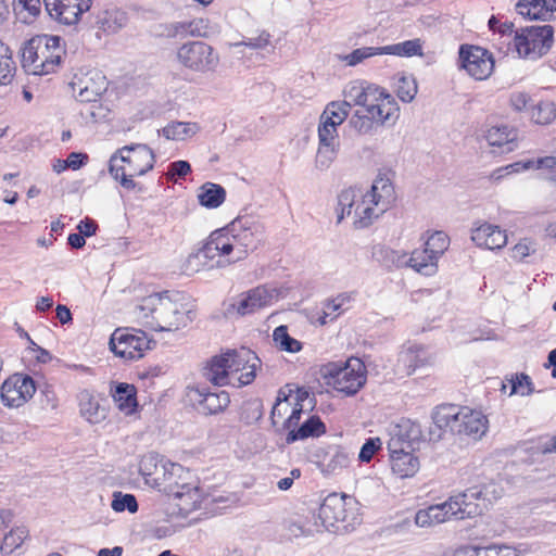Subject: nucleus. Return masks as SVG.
Returning a JSON list of instances; mask_svg holds the SVG:
<instances>
[{
	"label": "nucleus",
	"mask_w": 556,
	"mask_h": 556,
	"mask_svg": "<svg viewBox=\"0 0 556 556\" xmlns=\"http://www.w3.org/2000/svg\"><path fill=\"white\" fill-rule=\"evenodd\" d=\"M395 201V191L391 180L379 175L370 190L364 192L356 187L342 190L338 195L337 223L345 216L354 217L356 228H366L387 212Z\"/></svg>",
	"instance_id": "obj_1"
},
{
	"label": "nucleus",
	"mask_w": 556,
	"mask_h": 556,
	"mask_svg": "<svg viewBox=\"0 0 556 556\" xmlns=\"http://www.w3.org/2000/svg\"><path fill=\"white\" fill-rule=\"evenodd\" d=\"M182 300L184 296L178 292L150 294L136 307L137 319L154 331H173L186 327L192 320V311Z\"/></svg>",
	"instance_id": "obj_2"
},
{
	"label": "nucleus",
	"mask_w": 556,
	"mask_h": 556,
	"mask_svg": "<svg viewBox=\"0 0 556 556\" xmlns=\"http://www.w3.org/2000/svg\"><path fill=\"white\" fill-rule=\"evenodd\" d=\"M260 365L261 359L250 349L228 350L211 358L203 368V376L214 386L240 388L255 379Z\"/></svg>",
	"instance_id": "obj_3"
},
{
	"label": "nucleus",
	"mask_w": 556,
	"mask_h": 556,
	"mask_svg": "<svg viewBox=\"0 0 556 556\" xmlns=\"http://www.w3.org/2000/svg\"><path fill=\"white\" fill-rule=\"evenodd\" d=\"M434 429L429 430V441L441 439L442 430L466 435L473 440L481 439L488 430L486 417L478 410L455 405H441L432 414Z\"/></svg>",
	"instance_id": "obj_4"
},
{
	"label": "nucleus",
	"mask_w": 556,
	"mask_h": 556,
	"mask_svg": "<svg viewBox=\"0 0 556 556\" xmlns=\"http://www.w3.org/2000/svg\"><path fill=\"white\" fill-rule=\"evenodd\" d=\"M155 155L143 143H132L118 149L109 161V173L127 190H134L136 176H142L154 167Z\"/></svg>",
	"instance_id": "obj_5"
},
{
	"label": "nucleus",
	"mask_w": 556,
	"mask_h": 556,
	"mask_svg": "<svg viewBox=\"0 0 556 556\" xmlns=\"http://www.w3.org/2000/svg\"><path fill=\"white\" fill-rule=\"evenodd\" d=\"M58 36L38 35L22 48V66L30 75H48L60 66L64 49Z\"/></svg>",
	"instance_id": "obj_6"
},
{
	"label": "nucleus",
	"mask_w": 556,
	"mask_h": 556,
	"mask_svg": "<svg viewBox=\"0 0 556 556\" xmlns=\"http://www.w3.org/2000/svg\"><path fill=\"white\" fill-rule=\"evenodd\" d=\"M195 257L203 260L210 268H225L245 258V250L236 245V240L227 228L213 231Z\"/></svg>",
	"instance_id": "obj_7"
},
{
	"label": "nucleus",
	"mask_w": 556,
	"mask_h": 556,
	"mask_svg": "<svg viewBox=\"0 0 556 556\" xmlns=\"http://www.w3.org/2000/svg\"><path fill=\"white\" fill-rule=\"evenodd\" d=\"M178 64L193 73L212 74L220 64L219 53L207 42L201 40L186 41L176 50Z\"/></svg>",
	"instance_id": "obj_8"
},
{
	"label": "nucleus",
	"mask_w": 556,
	"mask_h": 556,
	"mask_svg": "<svg viewBox=\"0 0 556 556\" xmlns=\"http://www.w3.org/2000/svg\"><path fill=\"white\" fill-rule=\"evenodd\" d=\"M554 42V28L551 25L530 26L516 30L514 48L518 55L538 60L546 54Z\"/></svg>",
	"instance_id": "obj_9"
},
{
	"label": "nucleus",
	"mask_w": 556,
	"mask_h": 556,
	"mask_svg": "<svg viewBox=\"0 0 556 556\" xmlns=\"http://www.w3.org/2000/svg\"><path fill=\"white\" fill-rule=\"evenodd\" d=\"M366 367L359 358H350L344 365L329 364L325 377L328 384L345 395L356 394L366 382Z\"/></svg>",
	"instance_id": "obj_10"
},
{
	"label": "nucleus",
	"mask_w": 556,
	"mask_h": 556,
	"mask_svg": "<svg viewBox=\"0 0 556 556\" xmlns=\"http://www.w3.org/2000/svg\"><path fill=\"white\" fill-rule=\"evenodd\" d=\"M110 350L124 359H139L155 345L147 333L135 328H117L110 338Z\"/></svg>",
	"instance_id": "obj_11"
},
{
	"label": "nucleus",
	"mask_w": 556,
	"mask_h": 556,
	"mask_svg": "<svg viewBox=\"0 0 556 556\" xmlns=\"http://www.w3.org/2000/svg\"><path fill=\"white\" fill-rule=\"evenodd\" d=\"M189 475L188 470L179 464L170 465L169 479L166 488L176 501V506L181 514H189L200 507L202 494L199 486L191 482H180L182 475Z\"/></svg>",
	"instance_id": "obj_12"
},
{
	"label": "nucleus",
	"mask_w": 556,
	"mask_h": 556,
	"mask_svg": "<svg viewBox=\"0 0 556 556\" xmlns=\"http://www.w3.org/2000/svg\"><path fill=\"white\" fill-rule=\"evenodd\" d=\"M345 98L348 102L355 105H361L366 109H370L376 116L381 117L383 108L387 106V99L394 100V98L387 93L384 89L365 81H354L345 89Z\"/></svg>",
	"instance_id": "obj_13"
},
{
	"label": "nucleus",
	"mask_w": 556,
	"mask_h": 556,
	"mask_svg": "<svg viewBox=\"0 0 556 556\" xmlns=\"http://www.w3.org/2000/svg\"><path fill=\"white\" fill-rule=\"evenodd\" d=\"M274 290L265 286H258L247 292L241 293L237 299L224 304V315L232 317L233 315L244 316L252 314L257 309L271 304Z\"/></svg>",
	"instance_id": "obj_14"
},
{
	"label": "nucleus",
	"mask_w": 556,
	"mask_h": 556,
	"mask_svg": "<svg viewBox=\"0 0 556 556\" xmlns=\"http://www.w3.org/2000/svg\"><path fill=\"white\" fill-rule=\"evenodd\" d=\"M459 62L460 67L477 80L486 79L494 70L492 53L478 46H460Z\"/></svg>",
	"instance_id": "obj_15"
},
{
	"label": "nucleus",
	"mask_w": 556,
	"mask_h": 556,
	"mask_svg": "<svg viewBox=\"0 0 556 556\" xmlns=\"http://www.w3.org/2000/svg\"><path fill=\"white\" fill-rule=\"evenodd\" d=\"M74 97L80 102H94L108 88L105 76L99 70L77 73L70 83Z\"/></svg>",
	"instance_id": "obj_16"
},
{
	"label": "nucleus",
	"mask_w": 556,
	"mask_h": 556,
	"mask_svg": "<svg viewBox=\"0 0 556 556\" xmlns=\"http://www.w3.org/2000/svg\"><path fill=\"white\" fill-rule=\"evenodd\" d=\"M447 503H451L453 518L462 520L481 515L488 508L489 501L483 490L475 486L451 496Z\"/></svg>",
	"instance_id": "obj_17"
},
{
	"label": "nucleus",
	"mask_w": 556,
	"mask_h": 556,
	"mask_svg": "<svg viewBox=\"0 0 556 556\" xmlns=\"http://www.w3.org/2000/svg\"><path fill=\"white\" fill-rule=\"evenodd\" d=\"M236 240L238 248L245 250V257L249 250H253L263 240L265 227L262 223L250 216H240L226 227Z\"/></svg>",
	"instance_id": "obj_18"
},
{
	"label": "nucleus",
	"mask_w": 556,
	"mask_h": 556,
	"mask_svg": "<svg viewBox=\"0 0 556 556\" xmlns=\"http://www.w3.org/2000/svg\"><path fill=\"white\" fill-rule=\"evenodd\" d=\"M0 392L3 405L20 407L33 397L36 386L31 377L15 374L3 381Z\"/></svg>",
	"instance_id": "obj_19"
},
{
	"label": "nucleus",
	"mask_w": 556,
	"mask_h": 556,
	"mask_svg": "<svg viewBox=\"0 0 556 556\" xmlns=\"http://www.w3.org/2000/svg\"><path fill=\"white\" fill-rule=\"evenodd\" d=\"M188 396L198 410L204 415H216L224 412L230 404L229 393L213 392L208 388L194 386L188 388Z\"/></svg>",
	"instance_id": "obj_20"
},
{
	"label": "nucleus",
	"mask_w": 556,
	"mask_h": 556,
	"mask_svg": "<svg viewBox=\"0 0 556 556\" xmlns=\"http://www.w3.org/2000/svg\"><path fill=\"white\" fill-rule=\"evenodd\" d=\"M399 105L395 100L387 99V106L383 108V112H381V117L376 116L370 109H366L364 111H356L350 119V124L352 127L359 134L366 135L374 131L375 126H381L389 122L392 124L396 121L399 116Z\"/></svg>",
	"instance_id": "obj_21"
},
{
	"label": "nucleus",
	"mask_w": 556,
	"mask_h": 556,
	"mask_svg": "<svg viewBox=\"0 0 556 556\" xmlns=\"http://www.w3.org/2000/svg\"><path fill=\"white\" fill-rule=\"evenodd\" d=\"M49 15L65 25L76 24L91 7V0H43Z\"/></svg>",
	"instance_id": "obj_22"
},
{
	"label": "nucleus",
	"mask_w": 556,
	"mask_h": 556,
	"mask_svg": "<svg viewBox=\"0 0 556 556\" xmlns=\"http://www.w3.org/2000/svg\"><path fill=\"white\" fill-rule=\"evenodd\" d=\"M344 496L336 493L329 494L321 503L318 511V518L321 520L326 530L334 528L337 523L342 522L344 527L351 525L346 511Z\"/></svg>",
	"instance_id": "obj_23"
},
{
	"label": "nucleus",
	"mask_w": 556,
	"mask_h": 556,
	"mask_svg": "<svg viewBox=\"0 0 556 556\" xmlns=\"http://www.w3.org/2000/svg\"><path fill=\"white\" fill-rule=\"evenodd\" d=\"M424 439L419 424L410 419H402L393 427L388 447L396 448V446H404L409 450H415V445Z\"/></svg>",
	"instance_id": "obj_24"
},
{
	"label": "nucleus",
	"mask_w": 556,
	"mask_h": 556,
	"mask_svg": "<svg viewBox=\"0 0 556 556\" xmlns=\"http://www.w3.org/2000/svg\"><path fill=\"white\" fill-rule=\"evenodd\" d=\"M471 240L481 248L500 250L507 243V236L498 226L484 223L471 231Z\"/></svg>",
	"instance_id": "obj_25"
},
{
	"label": "nucleus",
	"mask_w": 556,
	"mask_h": 556,
	"mask_svg": "<svg viewBox=\"0 0 556 556\" xmlns=\"http://www.w3.org/2000/svg\"><path fill=\"white\" fill-rule=\"evenodd\" d=\"M391 456V466L394 473L401 478L414 476L419 468V460L413 455L414 450L404 446L389 448Z\"/></svg>",
	"instance_id": "obj_26"
},
{
	"label": "nucleus",
	"mask_w": 556,
	"mask_h": 556,
	"mask_svg": "<svg viewBox=\"0 0 556 556\" xmlns=\"http://www.w3.org/2000/svg\"><path fill=\"white\" fill-rule=\"evenodd\" d=\"M451 509V503H447V501L419 509L415 516V523L421 528L440 525L453 518Z\"/></svg>",
	"instance_id": "obj_27"
},
{
	"label": "nucleus",
	"mask_w": 556,
	"mask_h": 556,
	"mask_svg": "<svg viewBox=\"0 0 556 556\" xmlns=\"http://www.w3.org/2000/svg\"><path fill=\"white\" fill-rule=\"evenodd\" d=\"M518 131L507 125H495L485 132V139L492 147L504 148L502 152H511L516 149Z\"/></svg>",
	"instance_id": "obj_28"
},
{
	"label": "nucleus",
	"mask_w": 556,
	"mask_h": 556,
	"mask_svg": "<svg viewBox=\"0 0 556 556\" xmlns=\"http://www.w3.org/2000/svg\"><path fill=\"white\" fill-rule=\"evenodd\" d=\"M173 463H159L157 455L148 454L142 457L139 464L140 473L147 479L151 478L155 483H168L170 465Z\"/></svg>",
	"instance_id": "obj_29"
},
{
	"label": "nucleus",
	"mask_w": 556,
	"mask_h": 556,
	"mask_svg": "<svg viewBox=\"0 0 556 556\" xmlns=\"http://www.w3.org/2000/svg\"><path fill=\"white\" fill-rule=\"evenodd\" d=\"M399 366L405 368L406 375H412L416 369L431 363V356L427 349L421 345H410L404 349L399 355Z\"/></svg>",
	"instance_id": "obj_30"
},
{
	"label": "nucleus",
	"mask_w": 556,
	"mask_h": 556,
	"mask_svg": "<svg viewBox=\"0 0 556 556\" xmlns=\"http://www.w3.org/2000/svg\"><path fill=\"white\" fill-rule=\"evenodd\" d=\"M516 8L525 17L545 21L553 11H556V0H519Z\"/></svg>",
	"instance_id": "obj_31"
},
{
	"label": "nucleus",
	"mask_w": 556,
	"mask_h": 556,
	"mask_svg": "<svg viewBox=\"0 0 556 556\" xmlns=\"http://www.w3.org/2000/svg\"><path fill=\"white\" fill-rule=\"evenodd\" d=\"M79 413L90 424H100L105 419V408L101 407L99 401L89 390H81L78 395Z\"/></svg>",
	"instance_id": "obj_32"
},
{
	"label": "nucleus",
	"mask_w": 556,
	"mask_h": 556,
	"mask_svg": "<svg viewBox=\"0 0 556 556\" xmlns=\"http://www.w3.org/2000/svg\"><path fill=\"white\" fill-rule=\"evenodd\" d=\"M136 395L137 390L135 386L125 382L117 383L112 393L118 409L126 415L132 414L138 406Z\"/></svg>",
	"instance_id": "obj_33"
},
{
	"label": "nucleus",
	"mask_w": 556,
	"mask_h": 556,
	"mask_svg": "<svg viewBox=\"0 0 556 556\" xmlns=\"http://www.w3.org/2000/svg\"><path fill=\"white\" fill-rule=\"evenodd\" d=\"M326 432V426L318 416H311L304 421L298 429H292L288 432L286 441L287 443H293L298 440H304L307 438H315Z\"/></svg>",
	"instance_id": "obj_34"
},
{
	"label": "nucleus",
	"mask_w": 556,
	"mask_h": 556,
	"mask_svg": "<svg viewBox=\"0 0 556 556\" xmlns=\"http://www.w3.org/2000/svg\"><path fill=\"white\" fill-rule=\"evenodd\" d=\"M127 14L116 8L101 11L97 16V24L105 33H117L127 24Z\"/></svg>",
	"instance_id": "obj_35"
},
{
	"label": "nucleus",
	"mask_w": 556,
	"mask_h": 556,
	"mask_svg": "<svg viewBox=\"0 0 556 556\" xmlns=\"http://www.w3.org/2000/svg\"><path fill=\"white\" fill-rule=\"evenodd\" d=\"M200 130L198 123L191 122H172L159 130V136L168 140H185L193 137Z\"/></svg>",
	"instance_id": "obj_36"
},
{
	"label": "nucleus",
	"mask_w": 556,
	"mask_h": 556,
	"mask_svg": "<svg viewBox=\"0 0 556 556\" xmlns=\"http://www.w3.org/2000/svg\"><path fill=\"white\" fill-rule=\"evenodd\" d=\"M408 267L424 276H432L438 270V261L426 249L414 250L409 254Z\"/></svg>",
	"instance_id": "obj_37"
},
{
	"label": "nucleus",
	"mask_w": 556,
	"mask_h": 556,
	"mask_svg": "<svg viewBox=\"0 0 556 556\" xmlns=\"http://www.w3.org/2000/svg\"><path fill=\"white\" fill-rule=\"evenodd\" d=\"M226 198L225 189L217 184L205 182L198 193L199 203L208 208L218 207Z\"/></svg>",
	"instance_id": "obj_38"
},
{
	"label": "nucleus",
	"mask_w": 556,
	"mask_h": 556,
	"mask_svg": "<svg viewBox=\"0 0 556 556\" xmlns=\"http://www.w3.org/2000/svg\"><path fill=\"white\" fill-rule=\"evenodd\" d=\"M351 110V103L344 101H332L327 104L324 110L320 121L332 124L333 126H340L349 116Z\"/></svg>",
	"instance_id": "obj_39"
},
{
	"label": "nucleus",
	"mask_w": 556,
	"mask_h": 556,
	"mask_svg": "<svg viewBox=\"0 0 556 556\" xmlns=\"http://www.w3.org/2000/svg\"><path fill=\"white\" fill-rule=\"evenodd\" d=\"M351 457L346 451L337 447L328 459L319 464V468L324 475H338L349 467Z\"/></svg>",
	"instance_id": "obj_40"
},
{
	"label": "nucleus",
	"mask_w": 556,
	"mask_h": 556,
	"mask_svg": "<svg viewBox=\"0 0 556 556\" xmlns=\"http://www.w3.org/2000/svg\"><path fill=\"white\" fill-rule=\"evenodd\" d=\"M382 53L383 54H392L397 56H415L419 55L421 56L424 54L422 52V41L419 38L406 40L403 42L389 45L382 47Z\"/></svg>",
	"instance_id": "obj_41"
},
{
	"label": "nucleus",
	"mask_w": 556,
	"mask_h": 556,
	"mask_svg": "<svg viewBox=\"0 0 556 556\" xmlns=\"http://www.w3.org/2000/svg\"><path fill=\"white\" fill-rule=\"evenodd\" d=\"M15 68L11 49L0 40V86H7L13 80Z\"/></svg>",
	"instance_id": "obj_42"
},
{
	"label": "nucleus",
	"mask_w": 556,
	"mask_h": 556,
	"mask_svg": "<svg viewBox=\"0 0 556 556\" xmlns=\"http://www.w3.org/2000/svg\"><path fill=\"white\" fill-rule=\"evenodd\" d=\"M29 536V531L25 526H18L11 529L4 534L2 542H0V552L11 554L20 548L24 541Z\"/></svg>",
	"instance_id": "obj_43"
},
{
	"label": "nucleus",
	"mask_w": 556,
	"mask_h": 556,
	"mask_svg": "<svg viewBox=\"0 0 556 556\" xmlns=\"http://www.w3.org/2000/svg\"><path fill=\"white\" fill-rule=\"evenodd\" d=\"M529 112L531 121L539 125L549 124L556 117V108L551 101H540L531 105Z\"/></svg>",
	"instance_id": "obj_44"
},
{
	"label": "nucleus",
	"mask_w": 556,
	"mask_h": 556,
	"mask_svg": "<svg viewBox=\"0 0 556 556\" xmlns=\"http://www.w3.org/2000/svg\"><path fill=\"white\" fill-rule=\"evenodd\" d=\"M417 83L413 75H400L395 83V92L405 103L412 102L417 94Z\"/></svg>",
	"instance_id": "obj_45"
},
{
	"label": "nucleus",
	"mask_w": 556,
	"mask_h": 556,
	"mask_svg": "<svg viewBox=\"0 0 556 556\" xmlns=\"http://www.w3.org/2000/svg\"><path fill=\"white\" fill-rule=\"evenodd\" d=\"M273 339L276 345L286 352L295 353L301 351L302 343L288 333L287 326H279L274 330Z\"/></svg>",
	"instance_id": "obj_46"
},
{
	"label": "nucleus",
	"mask_w": 556,
	"mask_h": 556,
	"mask_svg": "<svg viewBox=\"0 0 556 556\" xmlns=\"http://www.w3.org/2000/svg\"><path fill=\"white\" fill-rule=\"evenodd\" d=\"M448 236L443 231H435L427 239L425 249L438 261L448 249Z\"/></svg>",
	"instance_id": "obj_47"
},
{
	"label": "nucleus",
	"mask_w": 556,
	"mask_h": 556,
	"mask_svg": "<svg viewBox=\"0 0 556 556\" xmlns=\"http://www.w3.org/2000/svg\"><path fill=\"white\" fill-rule=\"evenodd\" d=\"M382 54H383L382 47H362V48L355 49L351 53L342 56V60L349 66H355L371 56L382 55Z\"/></svg>",
	"instance_id": "obj_48"
},
{
	"label": "nucleus",
	"mask_w": 556,
	"mask_h": 556,
	"mask_svg": "<svg viewBox=\"0 0 556 556\" xmlns=\"http://www.w3.org/2000/svg\"><path fill=\"white\" fill-rule=\"evenodd\" d=\"M319 146L339 148V135L337 126L327 122H319L318 126Z\"/></svg>",
	"instance_id": "obj_49"
},
{
	"label": "nucleus",
	"mask_w": 556,
	"mask_h": 556,
	"mask_svg": "<svg viewBox=\"0 0 556 556\" xmlns=\"http://www.w3.org/2000/svg\"><path fill=\"white\" fill-rule=\"evenodd\" d=\"M111 507L114 511L128 510L134 514L138 510V503L132 494H123L122 492H114Z\"/></svg>",
	"instance_id": "obj_50"
},
{
	"label": "nucleus",
	"mask_w": 556,
	"mask_h": 556,
	"mask_svg": "<svg viewBox=\"0 0 556 556\" xmlns=\"http://www.w3.org/2000/svg\"><path fill=\"white\" fill-rule=\"evenodd\" d=\"M350 301V295L342 293L337 298L329 300L324 306V315L319 318L321 325L327 323V318L333 319L340 313L339 311L343 307V305Z\"/></svg>",
	"instance_id": "obj_51"
},
{
	"label": "nucleus",
	"mask_w": 556,
	"mask_h": 556,
	"mask_svg": "<svg viewBox=\"0 0 556 556\" xmlns=\"http://www.w3.org/2000/svg\"><path fill=\"white\" fill-rule=\"evenodd\" d=\"M507 381L510 387L509 395L518 393L521 395H529L533 391L532 381L526 374L511 376Z\"/></svg>",
	"instance_id": "obj_52"
},
{
	"label": "nucleus",
	"mask_w": 556,
	"mask_h": 556,
	"mask_svg": "<svg viewBox=\"0 0 556 556\" xmlns=\"http://www.w3.org/2000/svg\"><path fill=\"white\" fill-rule=\"evenodd\" d=\"M14 11L18 15H23L25 22L29 17H35L40 13L41 1L40 0H13Z\"/></svg>",
	"instance_id": "obj_53"
},
{
	"label": "nucleus",
	"mask_w": 556,
	"mask_h": 556,
	"mask_svg": "<svg viewBox=\"0 0 556 556\" xmlns=\"http://www.w3.org/2000/svg\"><path fill=\"white\" fill-rule=\"evenodd\" d=\"M339 148L319 146L315 159L316 168L328 169L337 157Z\"/></svg>",
	"instance_id": "obj_54"
},
{
	"label": "nucleus",
	"mask_w": 556,
	"mask_h": 556,
	"mask_svg": "<svg viewBox=\"0 0 556 556\" xmlns=\"http://www.w3.org/2000/svg\"><path fill=\"white\" fill-rule=\"evenodd\" d=\"M536 252V244L530 239H522L511 248L510 256L517 262H523L526 258Z\"/></svg>",
	"instance_id": "obj_55"
},
{
	"label": "nucleus",
	"mask_w": 556,
	"mask_h": 556,
	"mask_svg": "<svg viewBox=\"0 0 556 556\" xmlns=\"http://www.w3.org/2000/svg\"><path fill=\"white\" fill-rule=\"evenodd\" d=\"M160 28H162L160 35L167 38H175L177 36H190L189 21L160 25Z\"/></svg>",
	"instance_id": "obj_56"
},
{
	"label": "nucleus",
	"mask_w": 556,
	"mask_h": 556,
	"mask_svg": "<svg viewBox=\"0 0 556 556\" xmlns=\"http://www.w3.org/2000/svg\"><path fill=\"white\" fill-rule=\"evenodd\" d=\"M189 27L192 37H208L213 33L210 21L203 17L189 21Z\"/></svg>",
	"instance_id": "obj_57"
},
{
	"label": "nucleus",
	"mask_w": 556,
	"mask_h": 556,
	"mask_svg": "<svg viewBox=\"0 0 556 556\" xmlns=\"http://www.w3.org/2000/svg\"><path fill=\"white\" fill-rule=\"evenodd\" d=\"M380 439L379 438H369L361 447L358 458L363 463H368L371 460L376 452L380 448Z\"/></svg>",
	"instance_id": "obj_58"
},
{
	"label": "nucleus",
	"mask_w": 556,
	"mask_h": 556,
	"mask_svg": "<svg viewBox=\"0 0 556 556\" xmlns=\"http://www.w3.org/2000/svg\"><path fill=\"white\" fill-rule=\"evenodd\" d=\"M270 35L267 31H262L257 37L248 38L247 40L233 43L235 47L245 46L251 49H264L269 45Z\"/></svg>",
	"instance_id": "obj_59"
},
{
	"label": "nucleus",
	"mask_w": 556,
	"mask_h": 556,
	"mask_svg": "<svg viewBox=\"0 0 556 556\" xmlns=\"http://www.w3.org/2000/svg\"><path fill=\"white\" fill-rule=\"evenodd\" d=\"M384 257L388 263L395 267H408L409 255L403 251L386 250Z\"/></svg>",
	"instance_id": "obj_60"
},
{
	"label": "nucleus",
	"mask_w": 556,
	"mask_h": 556,
	"mask_svg": "<svg viewBox=\"0 0 556 556\" xmlns=\"http://www.w3.org/2000/svg\"><path fill=\"white\" fill-rule=\"evenodd\" d=\"M482 556H519L515 547L507 545H491L483 547Z\"/></svg>",
	"instance_id": "obj_61"
},
{
	"label": "nucleus",
	"mask_w": 556,
	"mask_h": 556,
	"mask_svg": "<svg viewBox=\"0 0 556 556\" xmlns=\"http://www.w3.org/2000/svg\"><path fill=\"white\" fill-rule=\"evenodd\" d=\"M283 530L288 539L309 535L312 533L309 530H305L301 523L294 520H286L283 522Z\"/></svg>",
	"instance_id": "obj_62"
},
{
	"label": "nucleus",
	"mask_w": 556,
	"mask_h": 556,
	"mask_svg": "<svg viewBox=\"0 0 556 556\" xmlns=\"http://www.w3.org/2000/svg\"><path fill=\"white\" fill-rule=\"evenodd\" d=\"M531 98L526 92H513L509 97V104L516 112H522L528 109Z\"/></svg>",
	"instance_id": "obj_63"
},
{
	"label": "nucleus",
	"mask_w": 556,
	"mask_h": 556,
	"mask_svg": "<svg viewBox=\"0 0 556 556\" xmlns=\"http://www.w3.org/2000/svg\"><path fill=\"white\" fill-rule=\"evenodd\" d=\"M290 405L291 404L289 403L287 395L280 392L277 397V402L271 409L270 418L274 425L276 424V417H281L288 410Z\"/></svg>",
	"instance_id": "obj_64"
}]
</instances>
